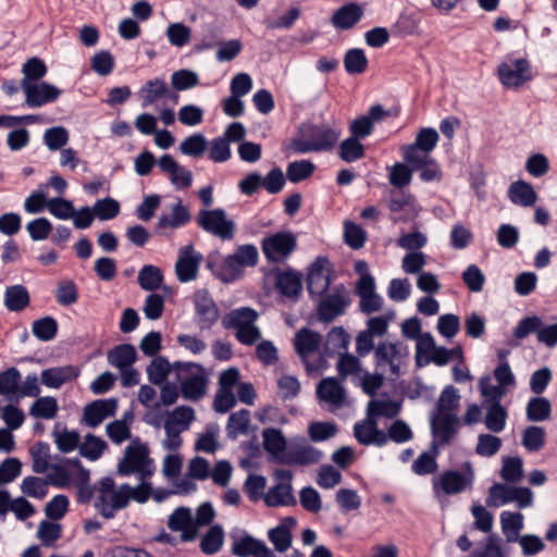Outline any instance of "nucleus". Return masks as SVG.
Here are the masks:
<instances>
[{
	"mask_svg": "<svg viewBox=\"0 0 557 557\" xmlns=\"http://www.w3.org/2000/svg\"><path fill=\"white\" fill-rule=\"evenodd\" d=\"M173 374L185 400L199 401L206 397L209 374L203 366L196 362L176 361L173 363Z\"/></svg>",
	"mask_w": 557,
	"mask_h": 557,
	"instance_id": "1",
	"label": "nucleus"
},
{
	"mask_svg": "<svg viewBox=\"0 0 557 557\" xmlns=\"http://www.w3.org/2000/svg\"><path fill=\"white\" fill-rule=\"evenodd\" d=\"M339 135V131L326 125L305 124L292 140V148L300 154L326 151L335 145Z\"/></svg>",
	"mask_w": 557,
	"mask_h": 557,
	"instance_id": "2",
	"label": "nucleus"
},
{
	"mask_svg": "<svg viewBox=\"0 0 557 557\" xmlns=\"http://www.w3.org/2000/svg\"><path fill=\"white\" fill-rule=\"evenodd\" d=\"M129 485L122 484L115 488V482L110 476L102 478L98 483V495L95 506L106 519L114 517L117 510L129 503Z\"/></svg>",
	"mask_w": 557,
	"mask_h": 557,
	"instance_id": "3",
	"label": "nucleus"
},
{
	"mask_svg": "<svg viewBox=\"0 0 557 557\" xmlns=\"http://www.w3.org/2000/svg\"><path fill=\"white\" fill-rule=\"evenodd\" d=\"M409 356L408 346L400 342H380L374 349V362L376 371L389 372L399 376L400 368L406 363Z\"/></svg>",
	"mask_w": 557,
	"mask_h": 557,
	"instance_id": "4",
	"label": "nucleus"
},
{
	"mask_svg": "<svg viewBox=\"0 0 557 557\" xmlns=\"http://www.w3.org/2000/svg\"><path fill=\"white\" fill-rule=\"evenodd\" d=\"M154 472L153 460L149 458V450L145 445L127 446L123 458L117 465V473L122 476L137 473L141 481L150 478Z\"/></svg>",
	"mask_w": 557,
	"mask_h": 557,
	"instance_id": "5",
	"label": "nucleus"
},
{
	"mask_svg": "<svg viewBox=\"0 0 557 557\" xmlns=\"http://www.w3.org/2000/svg\"><path fill=\"white\" fill-rule=\"evenodd\" d=\"M317 313L319 321L330 323L343 315L351 302L348 290L343 284L335 285L331 293L318 297Z\"/></svg>",
	"mask_w": 557,
	"mask_h": 557,
	"instance_id": "6",
	"label": "nucleus"
},
{
	"mask_svg": "<svg viewBox=\"0 0 557 557\" xmlns=\"http://www.w3.org/2000/svg\"><path fill=\"white\" fill-rule=\"evenodd\" d=\"M465 473L456 470L444 471L438 479L433 481V490L438 495L440 491L445 495H456L471 487L474 480V471L470 462L463 465Z\"/></svg>",
	"mask_w": 557,
	"mask_h": 557,
	"instance_id": "7",
	"label": "nucleus"
},
{
	"mask_svg": "<svg viewBox=\"0 0 557 557\" xmlns=\"http://www.w3.org/2000/svg\"><path fill=\"white\" fill-rule=\"evenodd\" d=\"M198 225L206 231L223 240H230L235 234V222L226 218L223 209L200 210L197 216Z\"/></svg>",
	"mask_w": 557,
	"mask_h": 557,
	"instance_id": "8",
	"label": "nucleus"
},
{
	"mask_svg": "<svg viewBox=\"0 0 557 557\" xmlns=\"http://www.w3.org/2000/svg\"><path fill=\"white\" fill-rule=\"evenodd\" d=\"M231 553L236 557H276L267 544L245 530L231 532Z\"/></svg>",
	"mask_w": 557,
	"mask_h": 557,
	"instance_id": "9",
	"label": "nucleus"
},
{
	"mask_svg": "<svg viewBox=\"0 0 557 557\" xmlns=\"http://www.w3.org/2000/svg\"><path fill=\"white\" fill-rule=\"evenodd\" d=\"M323 453L310 445L306 438H294L288 443L286 453L281 458V465L309 466L321 461Z\"/></svg>",
	"mask_w": 557,
	"mask_h": 557,
	"instance_id": "10",
	"label": "nucleus"
},
{
	"mask_svg": "<svg viewBox=\"0 0 557 557\" xmlns=\"http://www.w3.org/2000/svg\"><path fill=\"white\" fill-rule=\"evenodd\" d=\"M332 264L325 257H318L307 273V289L311 298L321 297L331 285Z\"/></svg>",
	"mask_w": 557,
	"mask_h": 557,
	"instance_id": "11",
	"label": "nucleus"
},
{
	"mask_svg": "<svg viewBox=\"0 0 557 557\" xmlns=\"http://www.w3.org/2000/svg\"><path fill=\"white\" fill-rule=\"evenodd\" d=\"M499 82L507 88H518L532 78L530 62L520 58L503 62L497 67Z\"/></svg>",
	"mask_w": 557,
	"mask_h": 557,
	"instance_id": "12",
	"label": "nucleus"
},
{
	"mask_svg": "<svg viewBox=\"0 0 557 557\" xmlns=\"http://www.w3.org/2000/svg\"><path fill=\"white\" fill-rule=\"evenodd\" d=\"M274 476L278 482L265 494L267 505L271 507L295 505L296 499L292 487L293 473L289 470L280 469L274 472Z\"/></svg>",
	"mask_w": 557,
	"mask_h": 557,
	"instance_id": "13",
	"label": "nucleus"
},
{
	"mask_svg": "<svg viewBox=\"0 0 557 557\" xmlns=\"http://www.w3.org/2000/svg\"><path fill=\"white\" fill-rule=\"evenodd\" d=\"M296 237L288 232H278L262 240V251L267 259L281 261L286 259L296 248Z\"/></svg>",
	"mask_w": 557,
	"mask_h": 557,
	"instance_id": "14",
	"label": "nucleus"
},
{
	"mask_svg": "<svg viewBox=\"0 0 557 557\" xmlns=\"http://www.w3.org/2000/svg\"><path fill=\"white\" fill-rule=\"evenodd\" d=\"M21 89L25 95V104L28 108H40L47 103L55 101L61 90L47 82L21 84Z\"/></svg>",
	"mask_w": 557,
	"mask_h": 557,
	"instance_id": "15",
	"label": "nucleus"
},
{
	"mask_svg": "<svg viewBox=\"0 0 557 557\" xmlns=\"http://www.w3.org/2000/svg\"><path fill=\"white\" fill-rule=\"evenodd\" d=\"M202 259V255L196 252L193 245L181 247L175 263L177 280L182 283L196 280Z\"/></svg>",
	"mask_w": 557,
	"mask_h": 557,
	"instance_id": "16",
	"label": "nucleus"
},
{
	"mask_svg": "<svg viewBox=\"0 0 557 557\" xmlns=\"http://www.w3.org/2000/svg\"><path fill=\"white\" fill-rule=\"evenodd\" d=\"M196 321L201 330L210 329L219 319L220 312L216 304L207 289H199L194 294Z\"/></svg>",
	"mask_w": 557,
	"mask_h": 557,
	"instance_id": "17",
	"label": "nucleus"
},
{
	"mask_svg": "<svg viewBox=\"0 0 557 557\" xmlns=\"http://www.w3.org/2000/svg\"><path fill=\"white\" fill-rule=\"evenodd\" d=\"M258 262V250L253 245L239 246L233 255L223 261V270L232 277L239 276L244 267H255Z\"/></svg>",
	"mask_w": 557,
	"mask_h": 557,
	"instance_id": "18",
	"label": "nucleus"
},
{
	"mask_svg": "<svg viewBox=\"0 0 557 557\" xmlns=\"http://www.w3.org/2000/svg\"><path fill=\"white\" fill-rule=\"evenodd\" d=\"M354 436L361 445L382 447L388 442L387 435L377 428V420L369 416L368 412L364 420L355 423Z\"/></svg>",
	"mask_w": 557,
	"mask_h": 557,
	"instance_id": "19",
	"label": "nucleus"
},
{
	"mask_svg": "<svg viewBox=\"0 0 557 557\" xmlns=\"http://www.w3.org/2000/svg\"><path fill=\"white\" fill-rule=\"evenodd\" d=\"M168 528L174 532H181V542H191L198 535L193 512L189 508L178 507L169 517Z\"/></svg>",
	"mask_w": 557,
	"mask_h": 557,
	"instance_id": "20",
	"label": "nucleus"
},
{
	"mask_svg": "<svg viewBox=\"0 0 557 557\" xmlns=\"http://www.w3.org/2000/svg\"><path fill=\"white\" fill-rule=\"evenodd\" d=\"M158 166L169 176L171 183L176 189H185L190 187L193 183L191 172L182 166L171 154H163L158 160Z\"/></svg>",
	"mask_w": 557,
	"mask_h": 557,
	"instance_id": "21",
	"label": "nucleus"
},
{
	"mask_svg": "<svg viewBox=\"0 0 557 557\" xmlns=\"http://www.w3.org/2000/svg\"><path fill=\"white\" fill-rule=\"evenodd\" d=\"M116 409L117 400L115 398L94 400L85 406L83 420L88 426L96 428L104 419L114 416Z\"/></svg>",
	"mask_w": 557,
	"mask_h": 557,
	"instance_id": "22",
	"label": "nucleus"
},
{
	"mask_svg": "<svg viewBox=\"0 0 557 557\" xmlns=\"http://www.w3.org/2000/svg\"><path fill=\"white\" fill-rule=\"evenodd\" d=\"M459 419L457 414H432L431 430L440 445H447L458 432Z\"/></svg>",
	"mask_w": 557,
	"mask_h": 557,
	"instance_id": "23",
	"label": "nucleus"
},
{
	"mask_svg": "<svg viewBox=\"0 0 557 557\" xmlns=\"http://www.w3.org/2000/svg\"><path fill=\"white\" fill-rule=\"evenodd\" d=\"M321 335L310 329L302 327L295 335V350L298 356L306 362L308 371L310 366L307 362V357L317 351L321 345Z\"/></svg>",
	"mask_w": 557,
	"mask_h": 557,
	"instance_id": "24",
	"label": "nucleus"
},
{
	"mask_svg": "<svg viewBox=\"0 0 557 557\" xmlns=\"http://www.w3.org/2000/svg\"><path fill=\"white\" fill-rule=\"evenodd\" d=\"M191 219L189 209L180 199L171 208V214H161L157 222V230H177L189 223Z\"/></svg>",
	"mask_w": 557,
	"mask_h": 557,
	"instance_id": "25",
	"label": "nucleus"
},
{
	"mask_svg": "<svg viewBox=\"0 0 557 557\" xmlns=\"http://www.w3.org/2000/svg\"><path fill=\"white\" fill-rule=\"evenodd\" d=\"M275 287L283 296L297 298L302 290L300 273L292 269L277 272L275 275Z\"/></svg>",
	"mask_w": 557,
	"mask_h": 557,
	"instance_id": "26",
	"label": "nucleus"
},
{
	"mask_svg": "<svg viewBox=\"0 0 557 557\" xmlns=\"http://www.w3.org/2000/svg\"><path fill=\"white\" fill-rule=\"evenodd\" d=\"M317 396L336 408L345 403V389L335 377L321 380L317 386Z\"/></svg>",
	"mask_w": 557,
	"mask_h": 557,
	"instance_id": "27",
	"label": "nucleus"
},
{
	"mask_svg": "<svg viewBox=\"0 0 557 557\" xmlns=\"http://www.w3.org/2000/svg\"><path fill=\"white\" fill-rule=\"evenodd\" d=\"M363 10L360 4L350 2L341 7L332 15L331 22L337 29H349L354 27L362 17Z\"/></svg>",
	"mask_w": 557,
	"mask_h": 557,
	"instance_id": "28",
	"label": "nucleus"
},
{
	"mask_svg": "<svg viewBox=\"0 0 557 557\" xmlns=\"http://www.w3.org/2000/svg\"><path fill=\"white\" fill-rule=\"evenodd\" d=\"M258 312L249 307H240L231 310L222 319V325L224 329H233L236 332L244 327H247L258 320Z\"/></svg>",
	"mask_w": 557,
	"mask_h": 557,
	"instance_id": "29",
	"label": "nucleus"
},
{
	"mask_svg": "<svg viewBox=\"0 0 557 557\" xmlns=\"http://www.w3.org/2000/svg\"><path fill=\"white\" fill-rule=\"evenodd\" d=\"M263 448L264 450L278 463H281L282 456L286 453L288 443L278 429H264L262 431Z\"/></svg>",
	"mask_w": 557,
	"mask_h": 557,
	"instance_id": "30",
	"label": "nucleus"
},
{
	"mask_svg": "<svg viewBox=\"0 0 557 557\" xmlns=\"http://www.w3.org/2000/svg\"><path fill=\"white\" fill-rule=\"evenodd\" d=\"M77 376V371L74 367H58V368H49L45 369L41 372L40 380L41 383L51 388H59L65 382L71 381L72 379Z\"/></svg>",
	"mask_w": 557,
	"mask_h": 557,
	"instance_id": "31",
	"label": "nucleus"
},
{
	"mask_svg": "<svg viewBox=\"0 0 557 557\" xmlns=\"http://www.w3.org/2000/svg\"><path fill=\"white\" fill-rule=\"evenodd\" d=\"M508 197L512 203L521 207H531L537 199V195L532 185L524 181H517L510 184Z\"/></svg>",
	"mask_w": 557,
	"mask_h": 557,
	"instance_id": "32",
	"label": "nucleus"
},
{
	"mask_svg": "<svg viewBox=\"0 0 557 557\" xmlns=\"http://www.w3.org/2000/svg\"><path fill=\"white\" fill-rule=\"evenodd\" d=\"M30 301L29 293L24 285L8 286L4 292V306L9 311L20 312Z\"/></svg>",
	"mask_w": 557,
	"mask_h": 557,
	"instance_id": "33",
	"label": "nucleus"
},
{
	"mask_svg": "<svg viewBox=\"0 0 557 557\" xmlns=\"http://www.w3.org/2000/svg\"><path fill=\"white\" fill-rule=\"evenodd\" d=\"M137 352L133 345L121 344L108 351L107 359L112 366L120 369L129 368L136 361Z\"/></svg>",
	"mask_w": 557,
	"mask_h": 557,
	"instance_id": "34",
	"label": "nucleus"
},
{
	"mask_svg": "<svg viewBox=\"0 0 557 557\" xmlns=\"http://www.w3.org/2000/svg\"><path fill=\"white\" fill-rule=\"evenodd\" d=\"M502 531L508 543H515L523 529V515L520 512L503 511L500 513Z\"/></svg>",
	"mask_w": 557,
	"mask_h": 557,
	"instance_id": "35",
	"label": "nucleus"
},
{
	"mask_svg": "<svg viewBox=\"0 0 557 557\" xmlns=\"http://www.w3.org/2000/svg\"><path fill=\"white\" fill-rule=\"evenodd\" d=\"M52 436L57 448L63 454L71 453L76 448L79 449L81 435L77 431H70L66 428L60 429V425L57 424Z\"/></svg>",
	"mask_w": 557,
	"mask_h": 557,
	"instance_id": "36",
	"label": "nucleus"
},
{
	"mask_svg": "<svg viewBox=\"0 0 557 557\" xmlns=\"http://www.w3.org/2000/svg\"><path fill=\"white\" fill-rule=\"evenodd\" d=\"M250 423V412L247 409H240L231 413L226 424V434L231 440H236L239 435L248 433Z\"/></svg>",
	"mask_w": 557,
	"mask_h": 557,
	"instance_id": "37",
	"label": "nucleus"
},
{
	"mask_svg": "<svg viewBox=\"0 0 557 557\" xmlns=\"http://www.w3.org/2000/svg\"><path fill=\"white\" fill-rule=\"evenodd\" d=\"M527 419L531 422H543L552 414L550 401L545 397H532L525 408Z\"/></svg>",
	"mask_w": 557,
	"mask_h": 557,
	"instance_id": "38",
	"label": "nucleus"
},
{
	"mask_svg": "<svg viewBox=\"0 0 557 557\" xmlns=\"http://www.w3.org/2000/svg\"><path fill=\"white\" fill-rule=\"evenodd\" d=\"M507 418V410L502 404H490L486 406L484 424L488 431L500 433L506 426Z\"/></svg>",
	"mask_w": 557,
	"mask_h": 557,
	"instance_id": "39",
	"label": "nucleus"
},
{
	"mask_svg": "<svg viewBox=\"0 0 557 557\" xmlns=\"http://www.w3.org/2000/svg\"><path fill=\"white\" fill-rule=\"evenodd\" d=\"M343 63L349 75H360L367 71L369 61L362 49L351 48L346 51Z\"/></svg>",
	"mask_w": 557,
	"mask_h": 557,
	"instance_id": "40",
	"label": "nucleus"
},
{
	"mask_svg": "<svg viewBox=\"0 0 557 557\" xmlns=\"http://www.w3.org/2000/svg\"><path fill=\"white\" fill-rule=\"evenodd\" d=\"M438 456L437 444L433 442L431 451H424L418 456L412 463V471L418 475L434 473L437 468L436 457Z\"/></svg>",
	"mask_w": 557,
	"mask_h": 557,
	"instance_id": "41",
	"label": "nucleus"
},
{
	"mask_svg": "<svg viewBox=\"0 0 557 557\" xmlns=\"http://www.w3.org/2000/svg\"><path fill=\"white\" fill-rule=\"evenodd\" d=\"M58 401L52 396L38 397L29 408V416L37 419L50 420L57 417Z\"/></svg>",
	"mask_w": 557,
	"mask_h": 557,
	"instance_id": "42",
	"label": "nucleus"
},
{
	"mask_svg": "<svg viewBox=\"0 0 557 557\" xmlns=\"http://www.w3.org/2000/svg\"><path fill=\"white\" fill-rule=\"evenodd\" d=\"M466 557H506L500 546V537L497 534L488 535L478 543L476 547Z\"/></svg>",
	"mask_w": 557,
	"mask_h": 557,
	"instance_id": "43",
	"label": "nucleus"
},
{
	"mask_svg": "<svg viewBox=\"0 0 557 557\" xmlns=\"http://www.w3.org/2000/svg\"><path fill=\"white\" fill-rule=\"evenodd\" d=\"M137 281L144 290L152 292L162 285L163 274L160 268L147 264L139 270Z\"/></svg>",
	"mask_w": 557,
	"mask_h": 557,
	"instance_id": "44",
	"label": "nucleus"
},
{
	"mask_svg": "<svg viewBox=\"0 0 557 557\" xmlns=\"http://www.w3.org/2000/svg\"><path fill=\"white\" fill-rule=\"evenodd\" d=\"M224 531L221 525H212L200 541V549L207 555H214L222 548Z\"/></svg>",
	"mask_w": 557,
	"mask_h": 557,
	"instance_id": "45",
	"label": "nucleus"
},
{
	"mask_svg": "<svg viewBox=\"0 0 557 557\" xmlns=\"http://www.w3.org/2000/svg\"><path fill=\"white\" fill-rule=\"evenodd\" d=\"M460 396L458 389L453 385L446 386L437 400L435 414H457L456 410L459 406Z\"/></svg>",
	"mask_w": 557,
	"mask_h": 557,
	"instance_id": "46",
	"label": "nucleus"
},
{
	"mask_svg": "<svg viewBox=\"0 0 557 557\" xmlns=\"http://www.w3.org/2000/svg\"><path fill=\"white\" fill-rule=\"evenodd\" d=\"M171 372L173 373V364L162 356L154 357L147 367L148 379L154 385L162 384Z\"/></svg>",
	"mask_w": 557,
	"mask_h": 557,
	"instance_id": "47",
	"label": "nucleus"
},
{
	"mask_svg": "<svg viewBox=\"0 0 557 557\" xmlns=\"http://www.w3.org/2000/svg\"><path fill=\"white\" fill-rule=\"evenodd\" d=\"M169 89L165 82L161 78L148 81L140 89L143 107L153 104L158 99L164 97Z\"/></svg>",
	"mask_w": 557,
	"mask_h": 557,
	"instance_id": "48",
	"label": "nucleus"
},
{
	"mask_svg": "<svg viewBox=\"0 0 557 557\" xmlns=\"http://www.w3.org/2000/svg\"><path fill=\"white\" fill-rule=\"evenodd\" d=\"M58 329V322L52 317L37 319L32 324L34 336L41 342L52 341L57 336Z\"/></svg>",
	"mask_w": 557,
	"mask_h": 557,
	"instance_id": "49",
	"label": "nucleus"
},
{
	"mask_svg": "<svg viewBox=\"0 0 557 557\" xmlns=\"http://www.w3.org/2000/svg\"><path fill=\"white\" fill-rule=\"evenodd\" d=\"M107 449V443L94 434H87L83 443L79 444V455L88 460H98Z\"/></svg>",
	"mask_w": 557,
	"mask_h": 557,
	"instance_id": "50",
	"label": "nucleus"
},
{
	"mask_svg": "<svg viewBox=\"0 0 557 557\" xmlns=\"http://www.w3.org/2000/svg\"><path fill=\"white\" fill-rule=\"evenodd\" d=\"M268 539L277 553H285L292 547L293 534L283 523L268 531Z\"/></svg>",
	"mask_w": 557,
	"mask_h": 557,
	"instance_id": "51",
	"label": "nucleus"
},
{
	"mask_svg": "<svg viewBox=\"0 0 557 557\" xmlns=\"http://www.w3.org/2000/svg\"><path fill=\"white\" fill-rule=\"evenodd\" d=\"M47 65L45 62L37 58L28 59L22 66L23 78L21 79V84L26 83H37L47 74Z\"/></svg>",
	"mask_w": 557,
	"mask_h": 557,
	"instance_id": "52",
	"label": "nucleus"
},
{
	"mask_svg": "<svg viewBox=\"0 0 557 557\" xmlns=\"http://www.w3.org/2000/svg\"><path fill=\"white\" fill-rule=\"evenodd\" d=\"M338 156L345 162H355L364 157V146L360 139L349 136L341 143Z\"/></svg>",
	"mask_w": 557,
	"mask_h": 557,
	"instance_id": "53",
	"label": "nucleus"
},
{
	"mask_svg": "<svg viewBox=\"0 0 557 557\" xmlns=\"http://www.w3.org/2000/svg\"><path fill=\"white\" fill-rule=\"evenodd\" d=\"M403 158L414 172L433 160L430 151L416 147L412 144L403 147Z\"/></svg>",
	"mask_w": 557,
	"mask_h": 557,
	"instance_id": "54",
	"label": "nucleus"
},
{
	"mask_svg": "<svg viewBox=\"0 0 557 557\" xmlns=\"http://www.w3.org/2000/svg\"><path fill=\"white\" fill-rule=\"evenodd\" d=\"M500 478L508 483H517L523 478V461L520 457H505Z\"/></svg>",
	"mask_w": 557,
	"mask_h": 557,
	"instance_id": "55",
	"label": "nucleus"
},
{
	"mask_svg": "<svg viewBox=\"0 0 557 557\" xmlns=\"http://www.w3.org/2000/svg\"><path fill=\"white\" fill-rule=\"evenodd\" d=\"M521 443L528 451H539L545 445V430L542 426L530 425L523 433Z\"/></svg>",
	"mask_w": 557,
	"mask_h": 557,
	"instance_id": "56",
	"label": "nucleus"
},
{
	"mask_svg": "<svg viewBox=\"0 0 557 557\" xmlns=\"http://www.w3.org/2000/svg\"><path fill=\"white\" fill-rule=\"evenodd\" d=\"M314 170L315 165L309 160L294 161L286 168V177L292 183H299L310 177Z\"/></svg>",
	"mask_w": 557,
	"mask_h": 557,
	"instance_id": "57",
	"label": "nucleus"
},
{
	"mask_svg": "<svg viewBox=\"0 0 557 557\" xmlns=\"http://www.w3.org/2000/svg\"><path fill=\"white\" fill-rule=\"evenodd\" d=\"M513 486L503 483H495L488 488L486 505L488 507H500L512 502Z\"/></svg>",
	"mask_w": 557,
	"mask_h": 557,
	"instance_id": "58",
	"label": "nucleus"
},
{
	"mask_svg": "<svg viewBox=\"0 0 557 557\" xmlns=\"http://www.w3.org/2000/svg\"><path fill=\"white\" fill-rule=\"evenodd\" d=\"M21 491L28 497L42 499L48 493V482L42 478L29 475L23 479Z\"/></svg>",
	"mask_w": 557,
	"mask_h": 557,
	"instance_id": "59",
	"label": "nucleus"
},
{
	"mask_svg": "<svg viewBox=\"0 0 557 557\" xmlns=\"http://www.w3.org/2000/svg\"><path fill=\"white\" fill-rule=\"evenodd\" d=\"M32 469L37 474H42L48 470L50 459V447L47 443L39 442L30 448Z\"/></svg>",
	"mask_w": 557,
	"mask_h": 557,
	"instance_id": "60",
	"label": "nucleus"
},
{
	"mask_svg": "<svg viewBox=\"0 0 557 557\" xmlns=\"http://www.w3.org/2000/svg\"><path fill=\"white\" fill-rule=\"evenodd\" d=\"M206 149L207 140L202 134L190 135L180 144V151L193 158L201 157Z\"/></svg>",
	"mask_w": 557,
	"mask_h": 557,
	"instance_id": "61",
	"label": "nucleus"
},
{
	"mask_svg": "<svg viewBox=\"0 0 557 557\" xmlns=\"http://www.w3.org/2000/svg\"><path fill=\"white\" fill-rule=\"evenodd\" d=\"M48 211L57 219L69 220L72 219L76 209L73 202L62 197L51 198L47 201Z\"/></svg>",
	"mask_w": 557,
	"mask_h": 557,
	"instance_id": "62",
	"label": "nucleus"
},
{
	"mask_svg": "<svg viewBox=\"0 0 557 557\" xmlns=\"http://www.w3.org/2000/svg\"><path fill=\"white\" fill-rule=\"evenodd\" d=\"M21 373L16 368H9L0 373V395L12 397L18 392Z\"/></svg>",
	"mask_w": 557,
	"mask_h": 557,
	"instance_id": "63",
	"label": "nucleus"
},
{
	"mask_svg": "<svg viewBox=\"0 0 557 557\" xmlns=\"http://www.w3.org/2000/svg\"><path fill=\"white\" fill-rule=\"evenodd\" d=\"M91 208L101 221L112 220L120 213V203L111 197L98 199Z\"/></svg>",
	"mask_w": 557,
	"mask_h": 557,
	"instance_id": "64",
	"label": "nucleus"
}]
</instances>
